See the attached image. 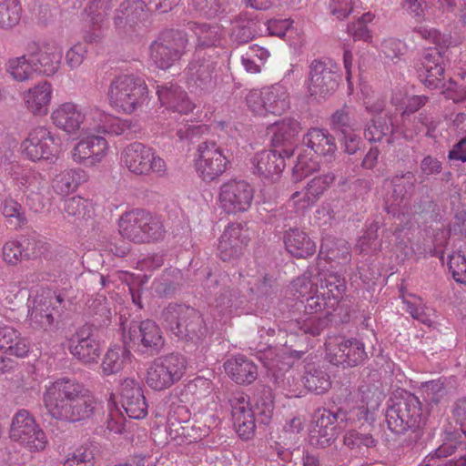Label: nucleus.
Instances as JSON below:
<instances>
[{"label": "nucleus", "instance_id": "4d7b16f0", "mask_svg": "<svg viewBox=\"0 0 466 466\" xmlns=\"http://www.w3.org/2000/svg\"><path fill=\"white\" fill-rule=\"evenodd\" d=\"M93 452L89 448L80 447L69 454L64 466H92Z\"/></svg>", "mask_w": 466, "mask_h": 466}, {"label": "nucleus", "instance_id": "680f3d73", "mask_svg": "<svg viewBox=\"0 0 466 466\" xmlns=\"http://www.w3.org/2000/svg\"><path fill=\"white\" fill-rule=\"evenodd\" d=\"M187 390L198 399L208 397L212 391V382L203 377H198L190 381Z\"/></svg>", "mask_w": 466, "mask_h": 466}, {"label": "nucleus", "instance_id": "49530a36", "mask_svg": "<svg viewBox=\"0 0 466 466\" xmlns=\"http://www.w3.org/2000/svg\"><path fill=\"white\" fill-rule=\"evenodd\" d=\"M140 221L144 228V242L158 240L164 236V227L159 218L142 210Z\"/></svg>", "mask_w": 466, "mask_h": 466}, {"label": "nucleus", "instance_id": "1a4fd4ad", "mask_svg": "<svg viewBox=\"0 0 466 466\" xmlns=\"http://www.w3.org/2000/svg\"><path fill=\"white\" fill-rule=\"evenodd\" d=\"M121 162L132 173L137 175H167L166 161L151 147L141 143L128 145L121 154Z\"/></svg>", "mask_w": 466, "mask_h": 466}, {"label": "nucleus", "instance_id": "c756f323", "mask_svg": "<svg viewBox=\"0 0 466 466\" xmlns=\"http://www.w3.org/2000/svg\"><path fill=\"white\" fill-rule=\"evenodd\" d=\"M287 251L295 258H306L316 251V245L310 238L299 228H291L284 235Z\"/></svg>", "mask_w": 466, "mask_h": 466}, {"label": "nucleus", "instance_id": "5fc2aeb1", "mask_svg": "<svg viewBox=\"0 0 466 466\" xmlns=\"http://www.w3.org/2000/svg\"><path fill=\"white\" fill-rule=\"evenodd\" d=\"M402 302L404 304L405 310L410 313L413 319L430 325L431 320L425 313V308L420 298L415 296L404 297Z\"/></svg>", "mask_w": 466, "mask_h": 466}, {"label": "nucleus", "instance_id": "4468645a", "mask_svg": "<svg viewBox=\"0 0 466 466\" xmlns=\"http://www.w3.org/2000/svg\"><path fill=\"white\" fill-rule=\"evenodd\" d=\"M157 94L163 107L157 116V121L163 127V132L167 133L171 130V120L176 119L177 115L190 113L194 105L187 98V94L174 85L159 86Z\"/></svg>", "mask_w": 466, "mask_h": 466}, {"label": "nucleus", "instance_id": "4c0bfd02", "mask_svg": "<svg viewBox=\"0 0 466 466\" xmlns=\"http://www.w3.org/2000/svg\"><path fill=\"white\" fill-rule=\"evenodd\" d=\"M63 50L58 45H48L38 53L37 70L46 76H54L60 68Z\"/></svg>", "mask_w": 466, "mask_h": 466}, {"label": "nucleus", "instance_id": "8fccbe9b", "mask_svg": "<svg viewBox=\"0 0 466 466\" xmlns=\"http://www.w3.org/2000/svg\"><path fill=\"white\" fill-rule=\"evenodd\" d=\"M125 422V415L116 403L114 396H112L108 403L106 428L111 432L121 433L124 430Z\"/></svg>", "mask_w": 466, "mask_h": 466}, {"label": "nucleus", "instance_id": "412c9836", "mask_svg": "<svg viewBox=\"0 0 466 466\" xmlns=\"http://www.w3.org/2000/svg\"><path fill=\"white\" fill-rule=\"evenodd\" d=\"M117 394L121 408L132 419H143L147 414V404L140 384L135 380L127 378L121 381Z\"/></svg>", "mask_w": 466, "mask_h": 466}, {"label": "nucleus", "instance_id": "473e14b6", "mask_svg": "<svg viewBox=\"0 0 466 466\" xmlns=\"http://www.w3.org/2000/svg\"><path fill=\"white\" fill-rule=\"evenodd\" d=\"M300 127L298 121L291 118H284L276 122L270 127L269 132L272 134V144L274 147L289 148L292 150V143L299 134Z\"/></svg>", "mask_w": 466, "mask_h": 466}, {"label": "nucleus", "instance_id": "7ed1b4c3", "mask_svg": "<svg viewBox=\"0 0 466 466\" xmlns=\"http://www.w3.org/2000/svg\"><path fill=\"white\" fill-rule=\"evenodd\" d=\"M53 125L69 136L91 132L119 135L125 126L120 119L95 106H81L74 102L57 105L50 116Z\"/></svg>", "mask_w": 466, "mask_h": 466}, {"label": "nucleus", "instance_id": "052dcab7", "mask_svg": "<svg viewBox=\"0 0 466 466\" xmlns=\"http://www.w3.org/2000/svg\"><path fill=\"white\" fill-rule=\"evenodd\" d=\"M87 49L86 45L77 43L71 46L66 53V64L71 68L76 69L83 63Z\"/></svg>", "mask_w": 466, "mask_h": 466}, {"label": "nucleus", "instance_id": "13d9d810", "mask_svg": "<svg viewBox=\"0 0 466 466\" xmlns=\"http://www.w3.org/2000/svg\"><path fill=\"white\" fill-rule=\"evenodd\" d=\"M334 179L335 177L331 173L315 177L308 184L307 189L311 196L318 199L329 187Z\"/></svg>", "mask_w": 466, "mask_h": 466}, {"label": "nucleus", "instance_id": "6e6d98bb", "mask_svg": "<svg viewBox=\"0 0 466 466\" xmlns=\"http://www.w3.org/2000/svg\"><path fill=\"white\" fill-rule=\"evenodd\" d=\"M29 351L30 344L27 339L15 329V338L7 345L4 353L16 358H25Z\"/></svg>", "mask_w": 466, "mask_h": 466}, {"label": "nucleus", "instance_id": "2eb2a0df", "mask_svg": "<svg viewBox=\"0 0 466 466\" xmlns=\"http://www.w3.org/2000/svg\"><path fill=\"white\" fill-rule=\"evenodd\" d=\"M22 156L33 162L56 159L59 145L52 132L45 127L33 128L20 145Z\"/></svg>", "mask_w": 466, "mask_h": 466}, {"label": "nucleus", "instance_id": "a18cd8bd", "mask_svg": "<svg viewBox=\"0 0 466 466\" xmlns=\"http://www.w3.org/2000/svg\"><path fill=\"white\" fill-rule=\"evenodd\" d=\"M65 211L68 216L88 218L93 213V204L86 198L76 196L65 201Z\"/></svg>", "mask_w": 466, "mask_h": 466}, {"label": "nucleus", "instance_id": "37998d69", "mask_svg": "<svg viewBox=\"0 0 466 466\" xmlns=\"http://www.w3.org/2000/svg\"><path fill=\"white\" fill-rule=\"evenodd\" d=\"M350 346L345 353L335 354V360L341 365L355 366L366 358L364 344L356 339L347 340Z\"/></svg>", "mask_w": 466, "mask_h": 466}, {"label": "nucleus", "instance_id": "bf43d9fd", "mask_svg": "<svg viewBox=\"0 0 466 466\" xmlns=\"http://www.w3.org/2000/svg\"><path fill=\"white\" fill-rule=\"evenodd\" d=\"M192 8L207 18L217 16L220 10L218 0H190Z\"/></svg>", "mask_w": 466, "mask_h": 466}, {"label": "nucleus", "instance_id": "c9c22d12", "mask_svg": "<svg viewBox=\"0 0 466 466\" xmlns=\"http://www.w3.org/2000/svg\"><path fill=\"white\" fill-rule=\"evenodd\" d=\"M304 143L307 145L309 152L313 151L318 155H332L336 150L333 137L319 128L310 129L304 138Z\"/></svg>", "mask_w": 466, "mask_h": 466}, {"label": "nucleus", "instance_id": "58836bf2", "mask_svg": "<svg viewBox=\"0 0 466 466\" xmlns=\"http://www.w3.org/2000/svg\"><path fill=\"white\" fill-rule=\"evenodd\" d=\"M86 180L84 171L80 169H66L56 176L53 180V187L56 192L66 195L74 191Z\"/></svg>", "mask_w": 466, "mask_h": 466}, {"label": "nucleus", "instance_id": "774afa93", "mask_svg": "<svg viewBox=\"0 0 466 466\" xmlns=\"http://www.w3.org/2000/svg\"><path fill=\"white\" fill-rule=\"evenodd\" d=\"M213 67L211 64H198L193 61L188 66V73L192 78H196L200 82L211 80Z\"/></svg>", "mask_w": 466, "mask_h": 466}, {"label": "nucleus", "instance_id": "20e7f679", "mask_svg": "<svg viewBox=\"0 0 466 466\" xmlns=\"http://www.w3.org/2000/svg\"><path fill=\"white\" fill-rule=\"evenodd\" d=\"M292 289L299 297L306 298V305L303 316L289 324V331L297 335L317 336L320 334L327 325L326 318L336 308L326 305L329 299L321 297L318 283L313 282L307 275L298 278L293 282Z\"/></svg>", "mask_w": 466, "mask_h": 466}, {"label": "nucleus", "instance_id": "a19ab883", "mask_svg": "<svg viewBox=\"0 0 466 466\" xmlns=\"http://www.w3.org/2000/svg\"><path fill=\"white\" fill-rule=\"evenodd\" d=\"M36 71V63L26 56L12 58L7 64V72L19 82L30 79Z\"/></svg>", "mask_w": 466, "mask_h": 466}, {"label": "nucleus", "instance_id": "72a5a7b5", "mask_svg": "<svg viewBox=\"0 0 466 466\" xmlns=\"http://www.w3.org/2000/svg\"><path fill=\"white\" fill-rule=\"evenodd\" d=\"M192 30L197 37V54L202 49L218 46L224 36L223 27L218 24H194Z\"/></svg>", "mask_w": 466, "mask_h": 466}, {"label": "nucleus", "instance_id": "69168bd1", "mask_svg": "<svg viewBox=\"0 0 466 466\" xmlns=\"http://www.w3.org/2000/svg\"><path fill=\"white\" fill-rule=\"evenodd\" d=\"M113 7L109 0H95L89 6V15L94 24H99Z\"/></svg>", "mask_w": 466, "mask_h": 466}, {"label": "nucleus", "instance_id": "864d4df0", "mask_svg": "<svg viewBox=\"0 0 466 466\" xmlns=\"http://www.w3.org/2000/svg\"><path fill=\"white\" fill-rule=\"evenodd\" d=\"M359 87L367 111L371 114L381 112L384 107V102L373 93L370 86L360 81Z\"/></svg>", "mask_w": 466, "mask_h": 466}, {"label": "nucleus", "instance_id": "f257e3e1", "mask_svg": "<svg viewBox=\"0 0 466 466\" xmlns=\"http://www.w3.org/2000/svg\"><path fill=\"white\" fill-rule=\"evenodd\" d=\"M258 359L268 370L277 381L281 380L288 387L289 397H300L308 390L322 394L330 387L328 375L319 370L305 366V375L301 376L296 370L289 368L294 365V360H299V351L291 350L286 345L281 348L259 347Z\"/></svg>", "mask_w": 466, "mask_h": 466}, {"label": "nucleus", "instance_id": "aec40b11", "mask_svg": "<svg viewBox=\"0 0 466 466\" xmlns=\"http://www.w3.org/2000/svg\"><path fill=\"white\" fill-rule=\"evenodd\" d=\"M148 18V8L141 0H125L116 10L114 24L119 34L130 35Z\"/></svg>", "mask_w": 466, "mask_h": 466}, {"label": "nucleus", "instance_id": "6e6552de", "mask_svg": "<svg viewBox=\"0 0 466 466\" xmlns=\"http://www.w3.org/2000/svg\"><path fill=\"white\" fill-rule=\"evenodd\" d=\"M248 108L255 115H281L290 106L288 88L281 83L250 90L246 96Z\"/></svg>", "mask_w": 466, "mask_h": 466}, {"label": "nucleus", "instance_id": "9b49d317", "mask_svg": "<svg viewBox=\"0 0 466 466\" xmlns=\"http://www.w3.org/2000/svg\"><path fill=\"white\" fill-rule=\"evenodd\" d=\"M162 317L167 328L179 339L194 340L203 334V320L192 308L182 305L169 306L164 310Z\"/></svg>", "mask_w": 466, "mask_h": 466}, {"label": "nucleus", "instance_id": "cd10ccee", "mask_svg": "<svg viewBox=\"0 0 466 466\" xmlns=\"http://www.w3.org/2000/svg\"><path fill=\"white\" fill-rule=\"evenodd\" d=\"M248 244L247 231L239 224L228 225L218 242V253L222 260H231L238 257L244 246Z\"/></svg>", "mask_w": 466, "mask_h": 466}, {"label": "nucleus", "instance_id": "4be33fe9", "mask_svg": "<svg viewBox=\"0 0 466 466\" xmlns=\"http://www.w3.org/2000/svg\"><path fill=\"white\" fill-rule=\"evenodd\" d=\"M70 353L84 364H96L101 354L100 342L82 329L68 339Z\"/></svg>", "mask_w": 466, "mask_h": 466}, {"label": "nucleus", "instance_id": "0e129e2a", "mask_svg": "<svg viewBox=\"0 0 466 466\" xmlns=\"http://www.w3.org/2000/svg\"><path fill=\"white\" fill-rule=\"evenodd\" d=\"M329 9L338 19L347 18L354 9L353 0H329Z\"/></svg>", "mask_w": 466, "mask_h": 466}, {"label": "nucleus", "instance_id": "338daca9", "mask_svg": "<svg viewBox=\"0 0 466 466\" xmlns=\"http://www.w3.org/2000/svg\"><path fill=\"white\" fill-rule=\"evenodd\" d=\"M317 199L309 194V191H297L292 194L289 199V205L292 206L297 212H302L308 209Z\"/></svg>", "mask_w": 466, "mask_h": 466}, {"label": "nucleus", "instance_id": "f3484780", "mask_svg": "<svg viewBox=\"0 0 466 466\" xmlns=\"http://www.w3.org/2000/svg\"><path fill=\"white\" fill-rule=\"evenodd\" d=\"M254 190L244 180H230L220 187L218 202L220 208L228 214L247 211L252 203Z\"/></svg>", "mask_w": 466, "mask_h": 466}, {"label": "nucleus", "instance_id": "bb28decb", "mask_svg": "<svg viewBox=\"0 0 466 466\" xmlns=\"http://www.w3.org/2000/svg\"><path fill=\"white\" fill-rule=\"evenodd\" d=\"M52 98L53 86L47 81L39 82L23 94L25 107L34 116H46Z\"/></svg>", "mask_w": 466, "mask_h": 466}, {"label": "nucleus", "instance_id": "0eeeda50", "mask_svg": "<svg viewBox=\"0 0 466 466\" xmlns=\"http://www.w3.org/2000/svg\"><path fill=\"white\" fill-rule=\"evenodd\" d=\"M147 94L143 79L133 75H122L113 80L107 96L114 108L131 114L147 100Z\"/></svg>", "mask_w": 466, "mask_h": 466}, {"label": "nucleus", "instance_id": "9d476101", "mask_svg": "<svg viewBox=\"0 0 466 466\" xmlns=\"http://www.w3.org/2000/svg\"><path fill=\"white\" fill-rule=\"evenodd\" d=\"M186 368L183 356L171 354L157 358L147 369L146 383L157 391L167 390L182 379Z\"/></svg>", "mask_w": 466, "mask_h": 466}, {"label": "nucleus", "instance_id": "e433bc0d", "mask_svg": "<svg viewBox=\"0 0 466 466\" xmlns=\"http://www.w3.org/2000/svg\"><path fill=\"white\" fill-rule=\"evenodd\" d=\"M130 352L123 346H111L102 361L101 369L104 375H111L122 370L130 362Z\"/></svg>", "mask_w": 466, "mask_h": 466}, {"label": "nucleus", "instance_id": "dca6fc26", "mask_svg": "<svg viewBox=\"0 0 466 466\" xmlns=\"http://www.w3.org/2000/svg\"><path fill=\"white\" fill-rule=\"evenodd\" d=\"M339 78L337 71L329 64L313 61L305 84L307 96L313 99L326 98L335 92Z\"/></svg>", "mask_w": 466, "mask_h": 466}, {"label": "nucleus", "instance_id": "7c9ffc66", "mask_svg": "<svg viewBox=\"0 0 466 466\" xmlns=\"http://www.w3.org/2000/svg\"><path fill=\"white\" fill-rule=\"evenodd\" d=\"M5 171L22 189L31 193L37 192L42 184V177L33 168L21 166L18 163L8 162Z\"/></svg>", "mask_w": 466, "mask_h": 466}, {"label": "nucleus", "instance_id": "09e8293b", "mask_svg": "<svg viewBox=\"0 0 466 466\" xmlns=\"http://www.w3.org/2000/svg\"><path fill=\"white\" fill-rule=\"evenodd\" d=\"M35 301H34L33 307L28 306L30 308L28 315L30 324L34 328H41L46 330L51 328L54 318L47 308L43 309L42 306H35Z\"/></svg>", "mask_w": 466, "mask_h": 466}, {"label": "nucleus", "instance_id": "393cba45", "mask_svg": "<svg viewBox=\"0 0 466 466\" xmlns=\"http://www.w3.org/2000/svg\"><path fill=\"white\" fill-rule=\"evenodd\" d=\"M441 52L436 48L427 49L420 59L418 68L421 81L429 88H441L444 86V67Z\"/></svg>", "mask_w": 466, "mask_h": 466}, {"label": "nucleus", "instance_id": "f8f14e48", "mask_svg": "<svg viewBox=\"0 0 466 466\" xmlns=\"http://www.w3.org/2000/svg\"><path fill=\"white\" fill-rule=\"evenodd\" d=\"M386 421L389 429L395 433H403L410 428L419 427L421 410L418 399L413 395L391 399L386 411Z\"/></svg>", "mask_w": 466, "mask_h": 466}, {"label": "nucleus", "instance_id": "2f4dec72", "mask_svg": "<svg viewBox=\"0 0 466 466\" xmlns=\"http://www.w3.org/2000/svg\"><path fill=\"white\" fill-rule=\"evenodd\" d=\"M224 369L227 374L239 384L251 383L258 375L255 364L243 356L228 359L224 364Z\"/></svg>", "mask_w": 466, "mask_h": 466}, {"label": "nucleus", "instance_id": "c03bdc74", "mask_svg": "<svg viewBox=\"0 0 466 466\" xmlns=\"http://www.w3.org/2000/svg\"><path fill=\"white\" fill-rule=\"evenodd\" d=\"M21 6L16 0H0V27L8 29L18 24Z\"/></svg>", "mask_w": 466, "mask_h": 466}, {"label": "nucleus", "instance_id": "a878e982", "mask_svg": "<svg viewBox=\"0 0 466 466\" xmlns=\"http://www.w3.org/2000/svg\"><path fill=\"white\" fill-rule=\"evenodd\" d=\"M232 418L238 436L250 439L255 432V411L244 394H237L231 400Z\"/></svg>", "mask_w": 466, "mask_h": 466}, {"label": "nucleus", "instance_id": "6ab92c4d", "mask_svg": "<svg viewBox=\"0 0 466 466\" xmlns=\"http://www.w3.org/2000/svg\"><path fill=\"white\" fill-rule=\"evenodd\" d=\"M95 132L82 134V138L72 150L75 162L86 167H96L106 157L109 147L107 141Z\"/></svg>", "mask_w": 466, "mask_h": 466}, {"label": "nucleus", "instance_id": "c85d7f7f", "mask_svg": "<svg viewBox=\"0 0 466 466\" xmlns=\"http://www.w3.org/2000/svg\"><path fill=\"white\" fill-rule=\"evenodd\" d=\"M336 421L335 413L327 410H319L316 413L315 427L310 432L311 443L320 448L329 446L338 436Z\"/></svg>", "mask_w": 466, "mask_h": 466}, {"label": "nucleus", "instance_id": "ea45409f", "mask_svg": "<svg viewBox=\"0 0 466 466\" xmlns=\"http://www.w3.org/2000/svg\"><path fill=\"white\" fill-rule=\"evenodd\" d=\"M26 246L16 241L8 240L2 248V258L9 265H16L23 259H28L35 256L34 252L29 251V246L33 245L30 240L26 241Z\"/></svg>", "mask_w": 466, "mask_h": 466}, {"label": "nucleus", "instance_id": "5701e85b", "mask_svg": "<svg viewBox=\"0 0 466 466\" xmlns=\"http://www.w3.org/2000/svg\"><path fill=\"white\" fill-rule=\"evenodd\" d=\"M292 152L289 148L264 150L255 155L252 164L255 172L266 178L279 177L285 167V158Z\"/></svg>", "mask_w": 466, "mask_h": 466}, {"label": "nucleus", "instance_id": "3c124183", "mask_svg": "<svg viewBox=\"0 0 466 466\" xmlns=\"http://www.w3.org/2000/svg\"><path fill=\"white\" fill-rule=\"evenodd\" d=\"M449 270L453 279L466 285V258L461 252H453L449 256Z\"/></svg>", "mask_w": 466, "mask_h": 466}, {"label": "nucleus", "instance_id": "e2e57ef3", "mask_svg": "<svg viewBox=\"0 0 466 466\" xmlns=\"http://www.w3.org/2000/svg\"><path fill=\"white\" fill-rule=\"evenodd\" d=\"M404 50V43L395 38L385 39L380 45V53L390 60L400 57Z\"/></svg>", "mask_w": 466, "mask_h": 466}, {"label": "nucleus", "instance_id": "39448f33", "mask_svg": "<svg viewBox=\"0 0 466 466\" xmlns=\"http://www.w3.org/2000/svg\"><path fill=\"white\" fill-rule=\"evenodd\" d=\"M348 248L346 246L342 247L340 250L339 247L332 248L330 246L329 241L326 240L321 244L319 254V268L317 269L315 268H310L305 275L309 277V279L313 282H319V293L321 297H327L329 299V302L326 303L327 306L330 308H336L338 306L339 300L341 298L342 294L346 289L345 280L338 274L328 273L324 269L325 265L328 261H334L337 258L341 257L344 259L348 258Z\"/></svg>", "mask_w": 466, "mask_h": 466}, {"label": "nucleus", "instance_id": "f03ea898", "mask_svg": "<svg viewBox=\"0 0 466 466\" xmlns=\"http://www.w3.org/2000/svg\"><path fill=\"white\" fill-rule=\"evenodd\" d=\"M43 401L54 419L69 422L89 419L101 409V403L84 384L68 378L46 385Z\"/></svg>", "mask_w": 466, "mask_h": 466}, {"label": "nucleus", "instance_id": "ddd939ff", "mask_svg": "<svg viewBox=\"0 0 466 466\" xmlns=\"http://www.w3.org/2000/svg\"><path fill=\"white\" fill-rule=\"evenodd\" d=\"M187 44V34L183 31H166L151 45V60L158 68L167 69L181 57Z\"/></svg>", "mask_w": 466, "mask_h": 466}, {"label": "nucleus", "instance_id": "f704fd0d", "mask_svg": "<svg viewBox=\"0 0 466 466\" xmlns=\"http://www.w3.org/2000/svg\"><path fill=\"white\" fill-rule=\"evenodd\" d=\"M140 218H142V210H132L125 213L118 223L121 236L134 242H144V228Z\"/></svg>", "mask_w": 466, "mask_h": 466}, {"label": "nucleus", "instance_id": "b1692460", "mask_svg": "<svg viewBox=\"0 0 466 466\" xmlns=\"http://www.w3.org/2000/svg\"><path fill=\"white\" fill-rule=\"evenodd\" d=\"M124 342L141 343L146 348L158 350L163 346L164 340L159 327L152 320H144L130 324L128 330H124Z\"/></svg>", "mask_w": 466, "mask_h": 466}, {"label": "nucleus", "instance_id": "423d86ee", "mask_svg": "<svg viewBox=\"0 0 466 466\" xmlns=\"http://www.w3.org/2000/svg\"><path fill=\"white\" fill-rule=\"evenodd\" d=\"M9 438L16 445L29 452H40L48 443L47 436L27 410L20 409L13 415L9 427Z\"/></svg>", "mask_w": 466, "mask_h": 466}, {"label": "nucleus", "instance_id": "603ef678", "mask_svg": "<svg viewBox=\"0 0 466 466\" xmlns=\"http://www.w3.org/2000/svg\"><path fill=\"white\" fill-rule=\"evenodd\" d=\"M348 339L344 336H329L325 343L326 346V357L328 360L334 365H341L335 360V354L345 353L350 344L347 342Z\"/></svg>", "mask_w": 466, "mask_h": 466}, {"label": "nucleus", "instance_id": "79ce46f5", "mask_svg": "<svg viewBox=\"0 0 466 466\" xmlns=\"http://www.w3.org/2000/svg\"><path fill=\"white\" fill-rule=\"evenodd\" d=\"M318 161L313 159L309 148H304L299 152L297 162L293 167L292 177L295 181H300L311 173L319 170Z\"/></svg>", "mask_w": 466, "mask_h": 466}, {"label": "nucleus", "instance_id": "de8ad7c7", "mask_svg": "<svg viewBox=\"0 0 466 466\" xmlns=\"http://www.w3.org/2000/svg\"><path fill=\"white\" fill-rule=\"evenodd\" d=\"M374 17L375 15L370 12L363 14L357 21L349 25V34L355 40L370 41L372 36L368 25L373 21Z\"/></svg>", "mask_w": 466, "mask_h": 466}, {"label": "nucleus", "instance_id": "a211bd4d", "mask_svg": "<svg viewBox=\"0 0 466 466\" xmlns=\"http://www.w3.org/2000/svg\"><path fill=\"white\" fill-rule=\"evenodd\" d=\"M195 168L205 181H212L224 173L227 158L214 143L204 142L198 147Z\"/></svg>", "mask_w": 466, "mask_h": 466}]
</instances>
